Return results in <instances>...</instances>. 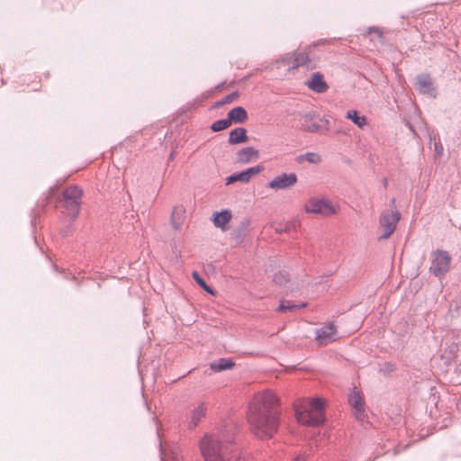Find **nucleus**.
<instances>
[{
    "instance_id": "1",
    "label": "nucleus",
    "mask_w": 461,
    "mask_h": 461,
    "mask_svg": "<svg viewBox=\"0 0 461 461\" xmlns=\"http://www.w3.org/2000/svg\"><path fill=\"white\" fill-rule=\"evenodd\" d=\"M251 430L259 438H271L277 430V399L271 391L257 393L248 411Z\"/></svg>"
},
{
    "instance_id": "2",
    "label": "nucleus",
    "mask_w": 461,
    "mask_h": 461,
    "mask_svg": "<svg viewBox=\"0 0 461 461\" xmlns=\"http://www.w3.org/2000/svg\"><path fill=\"white\" fill-rule=\"evenodd\" d=\"M232 442V432L219 430L205 434L199 442V447L204 461H245Z\"/></svg>"
},
{
    "instance_id": "3",
    "label": "nucleus",
    "mask_w": 461,
    "mask_h": 461,
    "mask_svg": "<svg viewBox=\"0 0 461 461\" xmlns=\"http://www.w3.org/2000/svg\"><path fill=\"white\" fill-rule=\"evenodd\" d=\"M326 402L323 398H312L310 403H300L294 406L296 420L299 423L316 427L321 425L324 420V410Z\"/></svg>"
},
{
    "instance_id": "4",
    "label": "nucleus",
    "mask_w": 461,
    "mask_h": 461,
    "mask_svg": "<svg viewBox=\"0 0 461 461\" xmlns=\"http://www.w3.org/2000/svg\"><path fill=\"white\" fill-rule=\"evenodd\" d=\"M301 129L308 132H318L322 130L328 131L330 122L313 111L305 113L300 116Z\"/></svg>"
},
{
    "instance_id": "5",
    "label": "nucleus",
    "mask_w": 461,
    "mask_h": 461,
    "mask_svg": "<svg viewBox=\"0 0 461 461\" xmlns=\"http://www.w3.org/2000/svg\"><path fill=\"white\" fill-rule=\"evenodd\" d=\"M307 212L330 216L337 212L335 206L327 199H310L304 206Z\"/></svg>"
},
{
    "instance_id": "6",
    "label": "nucleus",
    "mask_w": 461,
    "mask_h": 461,
    "mask_svg": "<svg viewBox=\"0 0 461 461\" xmlns=\"http://www.w3.org/2000/svg\"><path fill=\"white\" fill-rule=\"evenodd\" d=\"M451 258L447 251L437 250L432 254L429 270L437 276L447 273L450 267Z\"/></svg>"
},
{
    "instance_id": "7",
    "label": "nucleus",
    "mask_w": 461,
    "mask_h": 461,
    "mask_svg": "<svg viewBox=\"0 0 461 461\" xmlns=\"http://www.w3.org/2000/svg\"><path fill=\"white\" fill-rule=\"evenodd\" d=\"M399 220L400 213L397 211L383 212L380 217V225L384 229V232L380 239H388L395 230Z\"/></svg>"
},
{
    "instance_id": "8",
    "label": "nucleus",
    "mask_w": 461,
    "mask_h": 461,
    "mask_svg": "<svg viewBox=\"0 0 461 461\" xmlns=\"http://www.w3.org/2000/svg\"><path fill=\"white\" fill-rule=\"evenodd\" d=\"M297 183V176L295 173H283L274 177L267 183V187L272 190L286 189L294 186Z\"/></svg>"
},
{
    "instance_id": "9",
    "label": "nucleus",
    "mask_w": 461,
    "mask_h": 461,
    "mask_svg": "<svg viewBox=\"0 0 461 461\" xmlns=\"http://www.w3.org/2000/svg\"><path fill=\"white\" fill-rule=\"evenodd\" d=\"M263 169L262 166L258 165L241 172L234 173L226 178V185H231L235 182L248 183L252 176L259 174Z\"/></svg>"
},
{
    "instance_id": "10",
    "label": "nucleus",
    "mask_w": 461,
    "mask_h": 461,
    "mask_svg": "<svg viewBox=\"0 0 461 461\" xmlns=\"http://www.w3.org/2000/svg\"><path fill=\"white\" fill-rule=\"evenodd\" d=\"M348 402L354 410V415L357 420L365 418V403L360 392L354 388L348 395Z\"/></svg>"
},
{
    "instance_id": "11",
    "label": "nucleus",
    "mask_w": 461,
    "mask_h": 461,
    "mask_svg": "<svg viewBox=\"0 0 461 461\" xmlns=\"http://www.w3.org/2000/svg\"><path fill=\"white\" fill-rule=\"evenodd\" d=\"M309 61V58L306 53L300 52L294 55H285V57L281 58L277 63L279 64H285L288 66V70L295 69L300 66L306 65Z\"/></svg>"
},
{
    "instance_id": "12",
    "label": "nucleus",
    "mask_w": 461,
    "mask_h": 461,
    "mask_svg": "<svg viewBox=\"0 0 461 461\" xmlns=\"http://www.w3.org/2000/svg\"><path fill=\"white\" fill-rule=\"evenodd\" d=\"M316 339L319 344L326 345L330 343L337 339V330L333 324H326L321 328L318 329L315 332Z\"/></svg>"
},
{
    "instance_id": "13",
    "label": "nucleus",
    "mask_w": 461,
    "mask_h": 461,
    "mask_svg": "<svg viewBox=\"0 0 461 461\" xmlns=\"http://www.w3.org/2000/svg\"><path fill=\"white\" fill-rule=\"evenodd\" d=\"M306 86L309 89L318 94L324 93L329 88L323 76L319 72L312 74L311 79L306 82Z\"/></svg>"
},
{
    "instance_id": "14",
    "label": "nucleus",
    "mask_w": 461,
    "mask_h": 461,
    "mask_svg": "<svg viewBox=\"0 0 461 461\" xmlns=\"http://www.w3.org/2000/svg\"><path fill=\"white\" fill-rule=\"evenodd\" d=\"M417 88L420 93L429 96H435V89L429 76L422 74L417 77Z\"/></svg>"
},
{
    "instance_id": "15",
    "label": "nucleus",
    "mask_w": 461,
    "mask_h": 461,
    "mask_svg": "<svg viewBox=\"0 0 461 461\" xmlns=\"http://www.w3.org/2000/svg\"><path fill=\"white\" fill-rule=\"evenodd\" d=\"M185 219V209L183 205H176L171 213V224L175 230H179Z\"/></svg>"
},
{
    "instance_id": "16",
    "label": "nucleus",
    "mask_w": 461,
    "mask_h": 461,
    "mask_svg": "<svg viewBox=\"0 0 461 461\" xmlns=\"http://www.w3.org/2000/svg\"><path fill=\"white\" fill-rule=\"evenodd\" d=\"M258 158V151L251 147H247L240 149L237 153V161L240 163H249Z\"/></svg>"
},
{
    "instance_id": "17",
    "label": "nucleus",
    "mask_w": 461,
    "mask_h": 461,
    "mask_svg": "<svg viewBox=\"0 0 461 461\" xmlns=\"http://www.w3.org/2000/svg\"><path fill=\"white\" fill-rule=\"evenodd\" d=\"M206 412V408L203 403L199 404L197 407H195L189 418V428L193 429L195 428L203 417H204Z\"/></svg>"
},
{
    "instance_id": "18",
    "label": "nucleus",
    "mask_w": 461,
    "mask_h": 461,
    "mask_svg": "<svg viewBox=\"0 0 461 461\" xmlns=\"http://www.w3.org/2000/svg\"><path fill=\"white\" fill-rule=\"evenodd\" d=\"M247 118L248 113L246 110L241 106L234 107L228 113V119L230 122L232 121L236 122H243L247 120Z\"/></svg>"
},
{
    "instance_id": "19",
    "label": "nucleus",
    "mask_w": 461,
    "mask_h": 461,
    "mask_svg": "<svg viewBox=\"0 0 461 461\" xmlns=\"http://www.w3.org/2000/svg\"><path fill=\"white\" fill-rule=\"evenodd\" d=\"M247 132L244 128H236L229 134V142L230 144H238L247 140Z\"/></svg>"
},
{
    "instance_id": "20",
    "label": "nucleus",
    "mask_w": 461,
    "mask_h": 461,
    "mask_svg": "<svg viewBox=\"0 0 461 461\" xmlns=\"http://www.w3.org/2000/svg\"><path fill=\"white\" fill-rule=\"evenodd\" d=\"M231 219V213L229 210H223L220 212H215L213 216V223L216 227L224 228Z\"/></svg>"
},
{
    "instance_id": "21",
    "label": "nucleus",
    "mask_w": 461,
    "mask_h": 461,
    "mask_svg": "<svg viewBox=\"0 0 461 461\" xmlns=\"http://www.w3.org/2000/svg\"><path fill=\"white\" fill-rule=\"evenodd\" d=\"M346 118L352 121L360 129H363L367 124L366 117L359 115L356 110L348 111Z\"/></svg>"
},
{
    "instance_id": "22",
    "label": "nucleus",
    "mask_w": 461,
    "mask_h": 461,
    "mask_svg": "<svg viewBox=\"0 0 461 461\" xmlns=\"http://www.w3.org/2000/svg\"><path fill=\"white\" fill-rule=\"evenodd\" d=\"M65 201H80L82 196V190L77 186H70L64 191Z\"/></svg>"
},
{
    "instance_id": "23",
    "label": "nucleus",
    "mask_w": 461,
    "mask_h": 461,
    "mask_svg": "<svg viewBox=\"0 0 461 461\" xmlns=\"http://www.w3.org/2000/svg\"><path fill=\"white\" fill-rule=\"evenodd\" d=\"M233 362L230 359L221 358L216 362L211 363L210 367L214 372H221L233 366Z\"/></svg>"
},
{
    "instance_id": "24",
    "label": "nucleus",
    "mask_w": 461,
    "mask_h": 461,
    "mask_svg": "<svg viewBox=\"0 0 461 461\" xmlns=\"http://www.w3.org/2000/svg\"><path fill=\"white\" fill-rule=\"evenodd\" d=\"M297 161L299 163L307 161L310 164L318 165L321 162V156L315 152H306L305 154L300 155L297 158Z\"/></svg>"
},
{
    "instance_id": "25",
    "label": "nucleus",
    "mask_w": 461,
    "mask_h": 461,
    "mask_svg": "<svg viewBox=\"0 0 461 461\" xmlns=\"http://www.w3.org/2000/svg\"><path fill=\"white\" fill-rule=\"evenodd\" d=\"M81 201H65V208L68 215L75 219L79 212Z\"/></svg>"
},
{
    "instance_id": "26",
    "label": "nucleus",
    "mask_w": 461,
    "mask_h": 461,
    "mask_svg": "<svg viewBox=\"0 0 461 461\" xmlns=\"http://www.w3.org/2000/svg\"><path fill=\"white\" fill-rule=\"evenodd\" d=\"M305 306L304 303L302 304H294L290 301H282L279 305V311L281 312H296Z\"/></svg>"
},
{
    "instance_id": "27",
    "label": "nucleus",
    "mask_w": 461,
    "mask_h": 461,
    "mask_svg": "<svg viewBox=\"0 0 461 461\" xmlns=\"http://www.w3.org/2000/svg\"><path fill=\"white\" fill-rule=\"evenodd\" d=\"M230 125V122L227 118V119H222V120H219V121L214 122L212 124L211 129L213 131H220L227 129Z\"/></svg>"
},
{
    "instance_id": "28",
    "label": "nucleus",
    "mask_w": 461,
    "mask_h": 461,
    "mask_svg": "<svg viewBox=\"0 0 461 461\" xmlns=\"http://www.w3.org/2000/svg\"><path fill=\"white\" fill-rule=\"evenodd\" d=\"M193 277L194 279L195 280V282L202 287L203 288L206 292H208L209 294H213L214 292L213 290L209 286L207 285V284L205 283V281L199 276V274L197 272H194L193 273Z\"/></svg>"
},
{
    "instance_id": "29",
    "label": "nucleus",
    "mask_w": 461,
    "mask_h": 461,
    "mask_svg": "<svg viewBox=\"0 0 461 461\" xmlns=\"http://www.w3.org/2000/svg\"><path fill=\"white\" fill-rule=\"evenodd\" d=\"M287 279V273L285 271H280L274 276V282L278 285H283Z\"/></svg>"
},
{
    "instance_id": "30",
    "label": "nucleus",
    "mask_w": 461,
    "mask_h": 461,
    "mask_svg": "<svg viewBox=\"0 0 461 461\" xmlns=\"http://www.w3.org/2000/svg\"><path fill=\"white\" fill-rule=\"evenodd\" d=\"M239 95L237 92H233L228 95H226L221 101L219 102V104H230L236 98H238Z\"/></svg>"
},
{
    "instance_id": "31",
    "label": "nucleus",
    "mask_w": 461,
    "mask_h": 461,
    "mask_svg": "<svg viewBox=\"0 0 461 461\" xmlns=\"http://www.w3.org/2000/svg\"><path fill=\"white\" fill-rule=\"evenodd\" d=\"M366 32H367L368 34H369V33H371V32H375V33H376L379 37H382V35H383V32H382V30H381L380 28H378V27H368V28L366 29Z\"/></svg>"
},
{
    "instance_id": "32",
    "label": "nucleus",
    "mask_w": 461,
    "mask_h": 461,
    "mask_svg": "<svg viewBox=\"0 0 461 461\" xmlns=\"http://www.w3.org/2000/svg\"><path fill=\"white\" fill-rule=\"evenodd\" d=\"M434 149H435V152L438 155V156H441L442 153H443V147L440 143L437 142L436 140H434Z\"/></svg>"
},
{
    "instance_id": "33",
    "label": "nucleus",
    "mask_w": 461,
    "mask_h": 461,
    "mask_svg": "<svg viewBox=\"0 0 461 461\" xmlns=\"http://www.w3.org/2000/svg\"><path fill=\"white\" fill-rule=\"evenodd\" d=\"M306 459H307V455L305 453L297 455L294 457V461H306Z\"/></svg>"
},
{
    "instance_id": "34",
    "label": "nucleus",
    "mask_w": 461,
    "mask_h": 461,
    "mask_svg": "<svg viewBox=\"0 0 461 461\" xmlns=\"http://www.w3.org/2000/svg\"><path fill=\"white\" fill-rule=\"evenodd\" d=\"M175 157H176L175 152H174V151H172V152L170 153V155H169L168 159H169L170 161H172V160H174V159H175Z\"/></svg>"
},
{
    "instance_id": "35",
    "label": "nucleus",
    "mask_w": 461,
    "mask_h": 461,
    "mask_svg": "<svg viewBox=\"0 0 461 461\" xmlns=\"http://www.w3.org/2000/svg\"><path fill=\"white\" fill-rule=\"evenodd\" d=\"M394 203H395V199H394V198H393V199H392V204H393V205H394Z\"/></svg>"
}]
</instances>
